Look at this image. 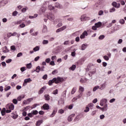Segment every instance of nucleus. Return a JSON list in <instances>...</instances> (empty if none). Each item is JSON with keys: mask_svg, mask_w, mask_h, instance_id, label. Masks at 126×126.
Here are the masks:
<instances>
[{"mask_svg": "<svg viewBox=\"0 0 126 126\" xmlns=\"http://www.w3.org/2000/svg\"><path fill=\"white\" fill-rule=\"evenodd\" d=\"M6 110L5 109V108H3L2 110L1 111V114L2 116H5V112Z\"/></svg>", "mask_w": 126, "mask_h": 126, "instance_id": "f3484780", "label": "nucleus"}, {"mask_svg": "<svg viewBox=\"0 0 126 126\" xmlns=\"http://www.w3.org/2000/svg\"><path fill=\"white\" fill-rule=\"evenodd\" d=\"M69 44H70V43L69 42V40L65 41L63 43V45H69Z\"/></svg>", "mask_w": 126, "mask_h": 126, "instance_id": "473e14b6", "label": "nucleus"}, {"mask_svg": "<svg viewBox=\"0 0 126 126\" xmlns=\"http://www.w3.org/2000/svg\"><path fill=\"white\" fill-rule=\"evenodd\" d=\"M57 109L56 108L54 109L52 113L50 116V118H53V117H55V115L57 114Z\"/></svg>", "mask_w": 126, "mask_h": 126, "instance_id": "9d476101", "label": "nucleus"}, {"mask_svg": "<svg viewBox=\"0 0 126 126\" xmlns=\"http://www.w3.org/2000/svg\"><path fill=\"white\" fill-rule=\"evenodd\" d=\"M103 58L105 61H109V57H108L107 56H104L103 57Z\"/></svg>", "mask_w": 126, "mask_h": 126, "instance_id": "5fc2aeb1", "label": "nucleus"}, {"mask_svg": "<svg viewBox=\"0 0 126 126\" xmlns=\"http://www.w3.org/2000/svg\"><path fill=\"white\" fill-rule=\"evenodd\" d=\"M74 116H75V114H74L70 115L68 117V122H71V121H72V118H73L74 117Z\"/></svg>", "mask_w": 126, "mask_h": 126, "instance_id": "4468645a", "label": "nucleus"}, {"mask_svg": "<svg viewBox=\"0 0 126 126\" xmlns=\"http://www.w3.org/2000/svg\"><path fill=\"white\" fill-rule=\"evenodd\" d=\"M88 106L89 108L92 109V108H93V106H94V104L93 103H89Z\"/></svg>", "mask_w": 126, "mask_h": 126, "instance_id": "c756f323", "label": "nucleus"}, {"mask_svg": "<svg viewBox=\"0 0 126 126\" xmlns=\"http://www.w3.org/2000/svg\"><path fill=\"white\" fill-rule=\"evenodd\" d=\"M22 22V20H19V21H17L16 23L15 24H16L17 25H19V24H21V23Z\"/></svg>", "mask_w": 126, "mask_h": 126, "instance_id": "79ce46f5", "label": "nucleus"}, {"mask_svg": "<svg viewBox=\"0 0 126 126\" xmlns=\"http://www.w3.org/2000/svg\"><path fill=\"white\" fill-rule=\"evenodd\" d=\"M26 66L27 68L30 69L32 67V64L31 63L27 64Z\"/></svg>", "mask_w": 126, "mask_h": 126, "instance_id": "b1692460", "label": "nucleus"}, {"mask_svg": "<svg viewBox=\"0 0 126 126\" xmlns=\"http://www.w3.org/2000/svg\"><path fill=\"white\" fill-rule=\"evenodd\" d=\"M43 110H49L50 109V105L48 103H45L42 106Z\"/></svg>", "mask_w": 126, "mask_h": 126, "instance_id": "6e6552de", "label": "nucleus"}, {"mask_svg": "<svg viewBox=\"0 0 126 126\" xmlns=\"http://www.w3.org/2000/svg\"><path fill=\"white\" fill-rule=\"evenodd\" d=\"M60 28L62 31H63V30H65V29H66V26H63V27H62Z\"/></svg>", "mask_w": 126, "mask_h": 126, "instance_id": "de8ad7c7", "label": "nucleus"}, {"mask_svg": "<svg viewBox=\"0 0 126 126\" xmlns=\"http://www.w3.org/2000/svg\"><path fill=\"white\" fill-rule=\"evenodd\" d=\"M89 110H90L89 107H86V109L84 110L85 113H87V112H89Z\"/></svg>", "mask_w": 126, "mask_h": 126, "instance_id": "a19ab883", "label": "nucleus"}, {"mask_svg": "<svg viewBox=\"0 0 126 126\" xmlns=\"http://www.w3.org/2000/svg\"><path fill=\"white\" fill-rule=\"evenodd\" d=\"M106 87V83H104L103 85H101V87L99 88V89H100L101 90H103L104 88Z\"/></svg>", "mask_w": 126, "mask_h": 126, "instance_id": "393cba45", "label": "nucleus"}, {"mask_svg": "<svg viewBox=\"0 0 126 126\" xmlns=\"http://www.w3.org/2000/svg\"><path fill=\"white\" fill-rule=\"evenodd\" d=\"M27 9H28V7H26V8H23L22 9V12H25Z\"/></svg>", "mask_w": 126, "mask_h": 126, "instance_id": "3c124183", "label": "nucleus"}, {"mask_svg": "<svg viewBox=\"0 0 126 126\" xmlns=\"http://www.w3.org/2000/svg\"><path fill=\"white\" fill-rule=\"evenodd\" d=\"M83 35H84L85 36H88V33L86 31H85L83 33H82Z\"/></svg>", "mask_w": 126, "mask_h": 126, "instance_id": "a18cd8bd", "label": "nucleus"}, {"mask_svg": "<svg viewBox=\"0 0 126 126\" xmlns=\"http://www.w3.org/2000/svg\"><path fill=\"white\" fill-rule=\"evenodd\" d=\"M87 47V45H86L85 44H82V47H81V50H82V51H84V50H85V49H86Z\"/></svg>", "mask_w": 126, "mask_h": 126, "instance_id": "412c9836", "label": "nucleus"}, {"mask_svg": "<svg viewBox=\"0 0 126 126\" xmlns=\"http://www.w3.org/2000/svg\"><path fill=\"white\" fill-rule=\"evenodd\" d=\"M12 102L13 104H15V105H16V104H17V99L14 98L13 99Z\"/></svg>", "mask_w": 126, "mask_h": 126, "instance_id": "c03bdc74", "label": "nucleus"}, {"mask_svg": "<svg viewBox=\"0 0 126 126\" xmlns=\"http://www.w3.org/2000/svg\"><path fill=\"white\" fill-rule=\"evenodd\" d=\"M112 5H113V6H114V7H116L117 6V3L116 2H113L112 3Z\"/></svg>", "mask_w": 126, "mask_h": 126, "instance_id": "0e129e2a", "label": "nucleus"}, {"mask_svg": "<svg viewBox=\"0 0 126 126\" xmlns=\"http://www.w3.org/2000/svg\"><path fill=\"white\" fill-rule=\"evenodd\" d=\"M39 50H40V47H39V46H36L33 48L34 52H37V51H39Z\"/></svg>", "mask_w": 126, "mask_h": 126, "instance_id": "a878e982", "label": "nucleus"}, {"mask_svg": "<svg viewBox=\"0 0 126 126\" xmlns=\"http://www.w3.org/2000/svg\"><path fill=\"white\" fill-rule=\"evenodd\" d=\"M99 88H100L99 86H95L94 88L93 91L94 92H95V91L97 90V89H99Z\"/></svg>", "mask_w": 126, "mask_h": 126, "instance_id": "7c9ffc66", "label": "nucleus"}, {"mask_svg": "<svg viewBox=\"0 0 126 126\" xmlns=\"http://www.w3.org/2000/svg\"><path fill=\"white\" fill-rule=\"evenodd\" d=\"M11 50H12V51H15L16 50V48H15V46H11Z\"/></svg>", "mask_w": 126, "mask_h": 126, "instance_id": "bf43d9fd", "label": "nucleus"}, {"mask_svg": "<svg viewBox=\"0 0 126 126\" xmlns=\"http://www.w3.org/2000/svg\"><path fill=\"white\" fill-rule=\"evenodd\" d=\"M80 40V38H79V36L76 37V38H75L76 42H79Z\"/></svg>", "mask_w": 126, "mask_h": 126, "instance_id": "69168bd1", "label": "nucleus"}, {"mask_svg": "<svg viewBox=\"0 0 126 126\" xmlns=\"http://www.w3.org/2000/svg\"><path fill=\"white\" fill-rule=\"evenodd\" d=\"M119 22L121 23V24H125V21L124 19H121L120 20Z\"/></svg>", "mask_w": 126, "mask_h": 126, "instance_id": "58836bf2", "label": "nucleus"}, {"mask_svg": "<svg viewBox=\"0 0 126 126\" xmlns=\"http://www.w3.org/2000/svg\"><path fill=\"white\" fill-rule=\"evenodd\" d=\"M107 102V99L103 98L100 101L99 105H100V106H104V104H107L106 103Z\"/></svg>", "mask_w": 126, "mask_h": 126, "instance_id": "0eeeda50", "label": "nucleus"}, {"mask_svg": "<svg viewBox=\"0 0 126 126\" xmlns=\"http://www.w3.org/2000/svg\"><path fill=\"white\" fill-rule=\"evenodd\" d=\"M42 78H43L44 80H46L48 78V75H47V74L44 75L43 76Z\"/></svg>", "mask_w": 126, "mask_h": 126, "instance_id": "8fccbe9b", "label": "nucleus"}, {"mask_svg": "<svg viewBox=\"0 0 126 126\" xmlns=\"http://www.w3.org/2000/svg\"><path fill=\"white\" fill-rule=\"evenodd\" d=\"M46 88L47 87L46 86H43V87H42V88H41L40 90L38 91V94L39 95H41V94H43L44 91L46 90Z\"/></svg>", "mask_w": 126, "mask_h": 126, "instance_id": "39448f33", "label": "nucleus"}, {"mask_svg": "<svg viewBox=\"0 0 126 126\" xmlns=\"http://www.w3.org/2000/svg\"><path fill=\"white\" fill-rule=\"evenodd\" d=\"M12 36H17L18 38H19L20 37V34L17 33V32H13L12 33Z\"/></svg>", "mask_w": 126, "mask_h": 126, "instance_id": "aec40b11", "label": "nucleus"}, {"mask_svg": "<svg viewBox=\"0 0 126 126\" xmlns=\"http://www.w3.org/2000/svg\"><path fill=\"white\" fill-rule=\"evenodd\" d=\"M59 113H60V114H63V113H64V111L63 109H60L59 110Z\"/></svg>", "mask_w": 126, "mask_h": 126, "instance_id": "13d9d810", "label": "nucleus"}, {"mask_svg": "<svg viewBox=\"0 0 126 126\" xmlns=\"http://www.w3.org/2000/svg\"><path fill=\"white\" fill-rule=\"evenodd\" d=\"M76 87H74L73 88L71 92V94H74L75 92H76Z\"/></svg>", "mask_w": 126, "mask_h": 126, "instance_id": "4be33fe9", "label": "nucleus"}, {"mask_svg": "<svg viewBox=\"0 0 126 126\" xmlns=\"http://www.w3.org/2000/svg\"><path fill=\"white\" fill-rule=\"evenodd\" d=\"M56 7H57V8H62L63 7L62 6V5H61L59 3H58L56 5Z\"/></svg>", "mask_w": 126, "mask_h": 126, "instance_id": "72a5a7b5", "label": "nucleus"}, {"mask_svg": "<svg viewBox=\"0 0 126 126\" xmlns=\"http://www.w3.org/2000/svg\"><path fill=\"white\" fill-rule=\"evenodd\" d=\"M42 44L43 45H47V44H49V41L47 40H43Z\"/></svg>", "mask_w": 126, "mask_h": 126, "instance_id": "bb28decb", "label": "nucleus"}, {"mask_svg": "<svg viewBox=\"0 0 126 126\" xmlns=\"http://www.w3.org/2000/svg\"><path fill=\"white\" fill-rule=\"evenodd\" d=\"M47 18H48L51 21L55 20V16L53 14H49L47 16Z\"/></svg>", "mask_w": 126, "mask_h": 126, "instance_id": "423d86ee", "label": "nucleus"}, {"mask_svg": "<svg viewBox=\"0 0 126 126\" xmlns=\"http://www.w3.org/2000/svg\"><path fill=\"white\" fill-rule=\"evenodd\" d=\"M19 27L21 28H24V27H25V24H22L21 25H19Z\"/></svg>", "mask_w": 126, "mask_h": 126, "instance_id": "052dcab7", "label": "nucleus"}, {"mask_svg": "<svg viewBox=\"0 0 126 126\" xmlns=\"http://www.w3.org/2000/svg\"><path fill=\"white\" fill-rule=\"evenodd\" d=\"M22 55H23L22 53L20 52V53H19L17 54V58H19V57H21V56H22Z\"/></svg>", "mask_w": 126, "mask_h": 126, "instance_id": "6e6d98bb", "label": "nucleus"}, {"mask_svg": "<svg viewBox=\"0 0 126 126\" xmlns=\"http://www.w3.org/2000/svg\"><path fill=\"white\" fill-rule=\"evenodd\" d=\"M17 14H18V12H17L16 11H14L12 13L13 16H16L17 15Z\"/></svg>", "mask_w": 126, "mask_h": 126, "instance_id": "c9c22d12", "label": "nucleus"}, {"mask_svg": "<svg viewBox=\"0 0 126 126\" xmlns=\"http://www.w3.org/2000/svg\"><path fill=\"white\" fill-rule=\"evenodd\" d=\"M44 98L46 101H50V95L46 94L44 95Z\"/></svg>", "mask_w": 126, "mask_h": 126, "instance_id": "2eb2a0df", "label": "nucleus"}, {"mask_svg": "<svg viewBox=\"0 0 126 126\" xmlns=\"http://www.w3.org/2000/svg\"><path fill=\"white\" fill-rule=\"evenodd\" d=\"M45 62L46 63H50V62H51V59L50 58H47L45 60Z\"/></svg>", "mask_w": 126, "mask_h": 126, "instance_id": "4d7b16f0", "label": "nucleus"}, {"mask_svg": "<svg viewBox=\"0 0 126 126\" xmlns=\"http://www.w3.org/2000/svg\"><path fill=\"white\" fill-rule=\"evenodd\" d=\"M64 81V79L60 77H58L57 78H54L52 80H50L48 82V85L51 86L53 85V83H55L56 84H59V83H63Z\"/></svg>", "mask_w": 126, "mask_h": 126, "instance_id": "f257e3e1", "label": "nucleus"}, {"mask_svg": "<svg viewBox=\"0 0 126 126\" xmlns=\"http://www.w3.org/2000/svg\"><path fill=\"white\" fill-rule=\"evenodd\" d=\"M81 21H86V20H89L90 18L87 17L86 15H83L80 18Z\"/></svg>", "mask_w": 126, "mask_h": 126, "instance_id": "7ed1b4c3", "label": "nucleus"}, {"mask_svg": "<svg viewBox=\"0 0 126 126\" xmlns=\"http://www.w3.org/2000/svg\"><path fill=\"white\" fill-rule=\"evenodd\" d=\"M31 81H32V79H31V78L25 79L24 80V82L23 83V86H26L27 83H28L29 82H31Z\"/></svg>", "mask_w": 126, "mask_h": 126, "instance_id": "20e7f679", "label": "nucleus"}, {"mask_svg": "<svg viewBox=\"0 0 126 126\" xmlns=\"http://www.w3.org/2000/svg\"><path fill=\"white\" fill-rule=\"evenodd\" d=\"M28 117H30V118H32L33 117V114L32 113V112L28 113Z\"/></svg>", "mask_w": 126, "mask_h": 126, "instance_id": "603ef678", "label": "nucleus"}, {"mask_svg": "<svg viewBox=\"0 0 126 126\" xmlns=\"http://www.w3.org/2000/svg\"><path fill=\"white\" fill-rule=\"evenodd\" d=\"M103 13H104V11L103 10H100L98 12V15H103Z\"/></svg>", "mask_w": 126, "mask_h": 126, "instance_id": "09e8293b", "label": "nucleus"}, {"mask_svg": "<svg viewBox=\"0 0 126 126\" xmlns=\"http://www.w3.org/2000/svg\"><path fill=\"white\" fill-rule=\"evenodd\" d=\"M24 98H25V95L22 94L21 95H20L17 97V101H21L22 99H23Z\"/></svg>", "mask_w": 126, "mask_h": 126, "instance_id": "9b49d317", "label": "nucleus"}, {"mask_svg": "<svg viewBox=\"0 0 126 126\" xmlns=\"http://www.w3.org/2000/svg\"><path fill=\"white\" fill-rule=\"evenodd\" d=\"M78 92L79 93H83V92H84V88L82 86H79Z\"/></svg>", "mask_w": 126, "mask_h": 126, "instance_id": "f8f14e48", "label": "nucleus"}, {"mask_svg": "<svg viewBox=\"0 0 126 126\" xmlns=\"http://www.w3.org/2000/svg\"><path fill=\"white\" fill-rule=\"evenodd\" d=\"M94 25L96 27V28H99V27L102 26V23L98 22L97 23H95Z\"/></svg>", "mask_w": 126, "mask_h": 126, "instance_id": "dca6fc26", "label": "nucleus"}, {"mask_svg": "<svg viewBox=\"0 0 126 126\" xmlns=\"http://www.w3.org/2000/svg\"><path fill=\"white\" fill-rule=\"evenodd\" d=\"M32 113L33 115H37V114H38V111H37V110H32Z\"/></svg>", "mask_w": 126, "mask_h": 126, "instance_id": "cd10ccee", "label": "nucleus"}, {"mask_svg": "<svg viewBox=\"0 0 126 126\" xmlns=\"http://www.w3.org/2000/svg\"><path fill=\"white\" fill-rule=\"evenodd\" d=\"M105 38V35H101L99 36L98 38L99 40H103Z\"/></svg>", "mask_w": 126, "mask_h": 126, "instance_id": "e433bc0d", "label": "nucleus"}, {"mask_svg": "<svg viewBox=\"0 0 126 126\" xmlns=\"http://www.w3.org/2000/svg\"><path fill=\"white\" fill-rule=\"evenodd\" d=\"M73 108V104H70V105L68 106V109L69 110H71Z\"/></svg>", "mask_w": 126, "mask_h": 126, "instance_id": "e2e57ef3", "label": "nucleus"}, {"mask_svg": "<svg viewBox=\"0 0 126 126\" xmlns=\"http://www.w3.org/2000/svg\"><path fill=\"white\" fill-rule=\"evenodd\" d=\"M87 81V79L86 78H81L80 79V82L81 83H86V82Z\"/></svg>", "mask_w": 126, "mask_h": 126, "instance_id": "a211bd4d", "label": "nucleus"}, {"mask_svg": "<svg viewBox=\"0 0 126 126\" xmlns=\"http://www.w3.org/2000/svg\"><path fill=\"white\" fill-rule=\"evenodd\" d=\"M8 109L9 110H14V105L12 103H10L8 104Z\"/></svg>", "mask_w": 126, "mask_h": 126, "instance_id": "ddd939ff", "label": "nucleus"}, {"mask_svg": "<svg viewBox=\"0 0 126 126\" xmlns=\"http://www.w3.org/2000/svg\"><path fill=\"white\" fill-rule=\"evenodd\" d=\"M77 99H78V98L77 97H74L72 99V102H75V101H76V100H77Z\"/></svg>", "mask_w": 126, "mask_h": 126, "instance_id": "680f3d73", "label": "nucleus"}, {"mask_svg": "<svg viewBox=\"0 0 126 126\" xmlns=\"http://www.w3.org/2000/svg\"><path fill=\"white\" fill-rule=\"evenodd\" d=\"M123 43V40L122 39H120L118 41V44H122Z\"/></svg>", "mask_w": 126, "mask_h": 126, "instance_id": "774afa93", "label": "nucleus"}, {"mask_svg": "<svg viewBox=\"0 0 126 126\" xmlns=\"http://www.w3.org/2000/svg\"><path fill=\"white\" fill-rule=\"evenodd\" d=\"M75 68H76V65H73L72 66L70 67V69L71 70H75Z\"/></svg>", "mask_w": 126, "mask_h": 126, "instance_id": "2f4dec72", "label": "nucleus"}, {"mask_svg": "<svg viewBox=\"0 0 126 126\" xmlns=\"http://www.w3.org/2000/svg\"><path fill=\"white\" fill-rule=\"evenodd\" d=\"M44 69H45V66H42V67H40V66H38L36 68L35 71L36 72L39 73L40 71H44Z\"/></svg>", "mask_w": 126, "mask_h": 126, "instance_id": "f03ea898", "label": "nucleus"}, {"mask_svg": "<svg viewBox=\"0 0 126 126\" xmlns=\"http://www.w3.org/2000/svg\"><path fill=\"white\" fill-rule=\"evenodd\" d=\"M2 51L3 53H8V52H9V50L7 49V47L6 46H4L2 48Z\"/></svg>", "mask_w": 126, "mask_h": 126, "instance_id": "1a4fd4ad", "label": "nucleus"}, {"mask_svg": "<svg viewBox=\"0 0 126 126\" xmlns=\"http://www.w3.org/2000/svg\"><path fill=\"white\" fill-rule=\"evenodd\" d=\"M27 101L29 103H30V102H31L32 101H33V98H28L27 99Z\"/></svg>", "mask_w": 126, "mask_h": 126, "instance_id": "338daca9", "label": "nucleus"}, {"mask_svg": "<svg viewBox=\"0 0 126 126\" xmlns=\"http://www.w3.org/2000/svg\"><path fill=\"white\" fill-rule=\"evenodd\" d=\"M115 11H116V9L114 7H112V8L110 9V12H114Z\"/></svg>", "mask_w": 126, "mask_h": 126, "instance_id": "f704fd0d", "label": "nucleus"}, {"mask_svg": "<svg viewBox=\"0 0 126 126\" xmlns=\"http://www.w3.org/2000/svg\"><path fill=\"white\" fill-rule=\"evenodd\" d=\"M11 88V87L9 86H7L6 88H4V91H8Z\"/></svg>", "mask_w": 126, "mask_h": 126, "instance_id": "c85d7f7f", "label": "nucleus"}, {"mask_svg": "<svg viewBox=\"0 0 126 126\" xmlns=\"http://www.w3.org/2000/svg\"><path fill=\"white\" fill-rule=\"evenodd\" d=\"M42 123H43V120H38L36 123V126H39Z\"/></svg>", "mask_w": 126, "mask_h": 126, "instance_id": "6ab92c4d", "label": "nucleus"}, {"mask_svg": "<svg viewBox=\"0 0 126 126\" xmlns=\"http://www.w3.org/2000/svg\"><path fill=\"white\" fill-rule=\"evenodd\" d=\"M58 73V70H54L52 71V74L55 75V74H57Z\"/></svg>", "mask_w": 126, "mask_h": 126, "instance_id": "37998d69", "label": "nucleus"}, {"mask_svg": "<svg viewBox=\"0 0 126 126\" xmlns=\"http://www.w3.org/2000/svg\"><path fill=\"white\" fill-rule=\"evenodd\" d=\"M79 94L77 96L78 99H80L83 96V93H79Z\"/></svg>", "mask_w": 126, "mask_h": 126, "instance_id": "5701e85b", "label": "nucleus"}, {"mask_svg": "<svg viewBox=\"0 0 126 126\" xmlns=\"http://www.w3.org/2000/svg\"><path fill=\"white\" fill-rule=\"evenodd\" d=\"M23 104H24V105H27L29 104V102L27 100H24Z\"/></svg>", "mask_w": 126, "mask_h": 126, "instance_id": "864d4df0", "label": "nucleus"}, {"mask_svg": "<svg viewBox=\"0 0 126 126\" xmlns=\"http://www.w3.org/2000/svg\"><path fill=\"white\" fill-rule=\"evenodd\" d=\"M58 91H59L58 90V89L55 90L53 91V94H54V95H57V94H58Z\"/></svg>", "mask_w": 126, "mask_h": 126, "instance_id": "49530a36", "label": "nucleus"}, {"mask_svg": "<svg viewBox=\"0 0 126 126\" xmlns=\"http://www.w3.org/2000/svg\"><path fill=\"white\" fill-rule=\"evenodd\" d=\"M95 73H96V69H94L93 70V71L90 72V73H91L92 75L95 74Z\"/></svg>", "mask_w": 126, "mask_h": 126, "instance_id": "ea45409f", "label": "nucleus"}, {"mask_svg": "<svg viewBox=\"0 0 126 126\" xmlns=\"http://www.w3.org/2000/svg\"><path fill=\"white\" fill-rule=\"evenodd\" d=\"M37 16H38L37 14H35L34 16H30L29 18H31V19H32L33 18H35L37 17Z\"/></svg>", "mask_w": 126, "mask_h": 126, "instance_id": "4c0bfd02", "label": "nucleus"}]
</instances>
